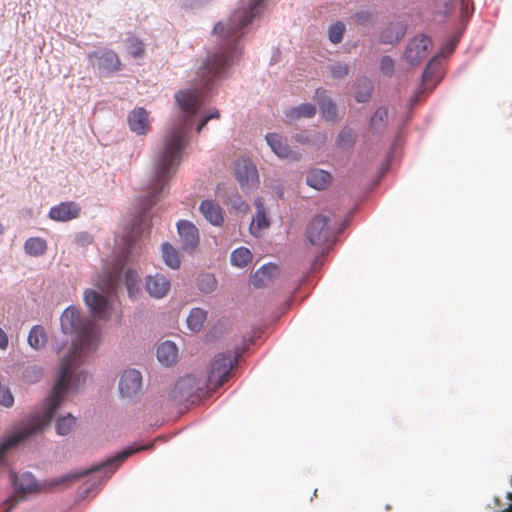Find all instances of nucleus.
<instances>
[{"mask_svg": "<svg viewBox=\"0 0 512 512\" xmlns=\"http://www.w3.org/2000/svg\"><path fill=\"white\" fill-rule=\"evenodd\" d=\"M61 326L65 332L75 333L76 337L68 354L61 360L59 375L52 392L46 399L41 412L32 414L23 427L0 442V464L5 454L28 437L41 432L47 427L55 412L65 400L71 389L77 387L82 372L75 373L85 358L94 352L100 343V330L91 319H82L77 309L69 307L61 316Z\"/></svg>", "mask_w": 512, "mask_h": 512, "instance_id": "f257e3e1", "label": "nucleus"}, {"mask_svg": "<svg viewBox=\"0 0 512 512\" xmlns=\"http://www.w3.org/2000/svg\"><path fill=\"white\" fill-rule=\"evenodd\" d=\"M175 100L183 113V119L164 138L155 162L153 191L145 198L142 213L160 199V193L181 161V153L187 144L186 135L194 124L196 114L205 103L202 92L198 89L180 90L176 93Z\"/></svg>", "mask_w": 512, "mask_h": 512, "instance_id": "f03ea898", "label": "nucleus"}, {"mask_svg": "<svg viewBox=\"0 0 512 512\" xmlns=\"http://www.w3.org/2000/svg\"><path fill=\"white\" fill-rule=\"evenodd\" d=\"M149 448L148 446H141L135 449L128 448L123 450L122 452L118 453L114 457L106 460L105 462H102L99 465L93 466L89 469L83 470L81 472H75V473H69L64 476H61L60 478L54 479L50 482V486H58L65 484L70 481H74L77 479H80L89 473L94 472H103L105 475L110 476L113 474L116 469L132 454H134L137 451L144 450Z\"/></svg>", "mask_w": 512, "mask_h": 512, "instance_id": "7ed1b4c3", "label": "nucleus"}, {"mask_svg": "<svg viewBox=\"0 0 512 512\" xmlns=\"http://www.w3.org/2000/svg\"><path fill=\"white\" fill-rule=\"evenodd\" d=\"M237 363V356L228 353H218L210 364L207 373L206 388L213 391L222 386L230 377L231 370Z\"/></svg>", "mask_w": 512, "mask_h": 512, "instance_id": "20e7f679", "label": "nucleus"}, {"mask_svg": "<svg viewBox=\"0 0 512 512\" xmlns=\"http://www.w3.org/2000/svg\"><path fill=\"white\" fill-rule=\"evenodd\" d=\"M206 384L194 375L182 377L170 392L172 400L178 404L185 402L195 403L207 393Z\"/></svg>", "mask_w": 512, "mask_h": 512, "instance_id": "39448f33", "label": "nucleus"}, {"mask_svg": "<svg viewBox=\"0 0 512 512\" xmlns=\"http://www.w3.org/2000/svg\"><path fill=\"white\" fill-rule=\"evenodd\" d=\"M329 222L330 217L322 214L311 220L306 229V236L312 245L323 246L331 242L332 230Z\"/></svg>", "mask_w": 512, "mask_h": 512, "instance_id": "423d86ee", "label": "nucleus"}, {"mask_svg": "<svg viewBox=\"0 0 512 512\" xmlns=\"http://www.w3.org/2000/svg\"><path fill=\"white\" fill-rule=\"evenodd\" d=\"M119 393L122 398L133 400L142 392V375L136 369L124 370L119 379Z\"/></svg>", "mask_w": 512, "mask_h": 512, "instance_id": "0eeeda50", "label": "nucleus"}, {"mask_svg": "<svg viewBox=\"0 0 512 512\" xmlns=\"http://www.w3.org/2000/svg\"><path fill=\"white\" fill-rule=\"evenodd\" d=\"M431 47L432 41L428 36H415L408 42L404 57L410 65H417L427 57Z\"/></svg>", "mask_w": 512, "mask_h": 512, "instance_id": "6e6552de", "label": "nucleus"}, {"mask_svg": "<svg viewBox=\"0 0 512 512\" xmlns=\"http://www.w3.org/2000/svg\"><path fill=\"white\" fill-rule=\"evenodd\" d=\"M83 296L85 304L88 306L94 317L102 320L110 318L111 306L105 296L92 289H86Z\"/></svg>", "mask_w": 512, "mask_h": 512, "instance_id": "1a4fd4ad", "label": "nucleus"}, {"mask_svg": "<svg viewBox=\"0 0 512 512\" xmlns=\"http://www.w3.org/2000/svg\"><path fill=\"white\" fill-rule=\"evenodd\" d=\"M177 230L182 248L186 251H194L200 240L198 228L191 221L180 220L177 223Z\"/></svg>", "mask_w": 512, "mask_h": 512, "instance_id": "9d476101", "label": "nucleus"}, {"mask_svg": "<svg viewBox=\"0 0 512 512\" xmlns=\"http://www.w3.org/2000/svg\"><path fill=\"white\" fill-rule=\"evenodd\" d=\"M122 268V260L115 264L111 269L105 268L102 274L99 275L95 285L106 294L112 293L118 287Z\"/></svg>", "mask_w": 512, "mask_h": 512, "instance_id": "9b49d317", "label": "nucleus"}, {"mask_svg": "<svg viewBox=\"0 0 512 512\" xmlns=\"http://www.w3.org/2000/svg\"><path fill=\"white\" fill-rule=\"evenodd\" d=\"M234 173L242 188H249L258 182V171L250 160L237 161Z\"/></svg>", "mask_w": 512, "mask_h": 512, "instance_id": "f8f14e48", "label": "nucleus"}, {"mask_svg": "<svg viewBox=\"0 0 512 512\" xmlns=\"http://www.w3.org/2000/svg\"><path fill=\"white\" fill-rule=\"evenodd\" d=\"M11 477L15 488V494L21 499H23L24 495L27 493L41 491V485L35 481L33 475L29 472L23 473L19 476L12 473Z\"/></svg>", "mask_w": 512, "mask_h": 512, "instance_id": "ddd939ff", "label": "nucleus"}, {"mask_svg": "<svg viewBox=\"0 0 512 512\" xmlns=\"http://www.w3.org/2000/svg\"><path fill=\"white\" fill-rule=\"evenodd\" d=\"M80 210V206L73 201L62 202L50 209L49 217L54 221L66 222L77 218Z\"/></svg>", "mask_w": 512, "mask_h": 512, "instance_id": "4468645a", "label": "nucleus"}, {"mask_svg": "<svg viewBox=\"0 0 512 512\" xmlns=\"http://www.w3.org/2000/svg\"><path fill=\"white\" fill-rule=\"evenodd\" d=\"M332 181V174L323 169L312 168L306 173V184L318 191H323L329 188Z\"/></svg>", "mask_w": 512, "mask_h": 512, "instance_id": "2eb2a0df", "label": "nucleus"}, {"mask_svg": "<svg viewBox=\"0 0 512 512\" xmlns=\"http://www.w3.org/2000/svg\"><path fill=\"white\" fill-rule=\"evenodd\" d=\"M171 284L162 274H155L146 278V290L151 297L163 298L170 290Z\"/></svg>", "mask_w": 512, "mask_h": 512, "instance_id": "dca6fc26", "label": "nucleus"}, {"mask_svg": "<svg viewBox=\"0 0 512 512\" xmlns=\"http://www.w3.org/2000/svg\"><path fill=\"white\" fill-rule=\"evenodd\" d=\"M128 123L130 129L138 135H145L150 129L148 113L141 107L134 109L129 114Z\"/></svg>", "mask_w": 512, "mask_h": 512, "instance_id": "f3484780", "label": "nucleus"}, {"mask_svg": "<svg viewBox=\"0 0 512 512\" xmlns=\"http://www.w3.org/2000/svg\"><path fill=\"white\" fill-rule=\"evenodd\" d=\"M205 219L214 226H221L224 222L223 211L220 205L213 200H204L199 207Z\"/></svg>", "mask_w": 512, "mask_h": 512, "instance_id": "a211bd4d", "label": "nucleus"}, {"mask_svg": "<svg viewBox=\"0 0 512 512\" xmlns=\"http://www.w3.org/2000/svg\"><path fill=\"white\" fill-rule=\"evenodd\" d=\"M279 273V268L275 264L263 265L252 276V284L256 288H262L274 281Z\"/></svg>", "mask_w": 512, "mask_h": 512, "instance_id": "6ab92c4d", "label": "nucleus"}, {"mask_svg": "<svg viewBox=\"0 0 512 512\" xmlns=\"http://www.w3.org/2000/svg\"><path fill=\"white\" fill-rule=\"evenodd\" d=\"M92 57L98 59V68L104 72L112 73L120 70L121 62L119 57L111 50L102 53H93L90 55V58Z\"/></svg>", "mask_w": 512, "mask_h": 512, "instance_id": "aec40b11", "label": "nucleus"}, {"mask_svg": "<svg viewBox=\"0 0 512 512\" xmlns=\"http://www.w3.org/2000/svg\"><path fill=\"white\" fill-rule=\"evenodd\" d=\"M266 140L273 152L279 157L289 158L294 156L293 151L282 136L276 133H270L266 135Z\"/></svg>", "mask_w": 512, "mask_h": 512, "instance_id": "412c9836", "label": "nucleus"}, {"mask_svg": "<svg viewBox=\"0 0 512 512\" xmlns=\"http://www.w3.org/2000/svg\"><path fill=\"white\" fill-rule=\"evenodd\" d=\"M158 360L166 366L174 364L178 359V348L172 341H165L157 348Z\"/></svg>", "mask_w": 512, "mask_h": 512, "instance_id": "4be33fe9", "label": "nucleus"}, {"mask_svg": "<svg viewBox=\"0 0 512 512\" xmlns=\"http://www.w3.org/2000/svg\"><path fill=\"white\" fill-rule=\"evenodd\" d=\"M406 32V26L402 22L390 23L381 33V42L385 44L397 43Z\"/></svg>", "mask_w": 512, "mask_h": 512, "instance_id": "5701e85b", "label": "nucleus"}, {"mask_svg": "<svg viewBox=\"0 0 512 512\" xmlns=\"http://www.w3.org/2000/svg\"><path fill=\"white\" fill-rule=\"evenodd\" d=\"M441 78V63L438 57L432 58L425 67L422 74V82L424 85L436 80L439 82Z\"/></svg>", "mask_w": 512, "mask_h": 512, "instance_id": "b1692460", "label": "nucleus"}, {"mask_svg": "<svg viewBox=\"0 0 512 512\" xmlns=\"http://www.w3.org/2000/svg\"><path fill=\"white\" fill-rule=\"evenodd\" d=\"M28 344L35 350L44 348L47 342L45 329L41 325H34L28 334Z\"/></svg>", "mask_w": 512, "mask_h": 512, "instance_id": "393cba45", "label": "nucleus"}, {"mask_svg": "<svg viewBox=\"0 0 512 512\" xmlns=\"http://www.w3.org/2000/svg\"><path fill=\"white\" fill-rule=\"evenodd\" d=\"M316 114V108L314 105L309 103L300 104L299 106L293 107L286 112V118L288 121L297 120L299 118H311Z\"/></svg>", "mask_w": 512, "mask_h": 512, "instance_id": "a878e982", "label": "nucleus"}, {"mask_svg": "<svg viewBox=\"0 0 512 512\" xmlns=\"http://www.w3.org/2000/svg\"><path fill=\"white\" fill-rule=\"evenodd\" d=\"M162 258L165 264L172 269H178L181 265L178 250L168 242L162 244Z\"/></svg>", "mask_w": 512, "mask_h": 512, "instance_id": "bb28decb", "label": "nucleus"}, {"mask_svg": "<svg viewBox=\"0 0 512 512\" xmlns=\"http://www.w3.org/2000/svg\"><path fill=\"white\" fill-rule=\"evenodd\" d=\"M24 250L30 256H41L47 250V243L43 238L31 237L25 241Z\"/></svg>", "mask_w": 512, "mask_h": 512, "instance_id": "cd10ccee", "label": "nucleus"}, {"mask_svg": "<svg viewBox=\"0 0 512 512\" xmlns=\"http://www.w3.org/2000/svg\"><path fill=\"white\" fill-rule=\"evenodd\" d=\"M206 318L207 313L205 310L201 308H193L187 317V325L191 331L198 332L202 329Z\"/></svg>", "mask_w": 512, "mask_h": 512, "instance_id": "c85d7f7f", "label": "nucleus"}, {"mask_svg": "<svg viewBox=\"0 0 512 512\" xmlns=\"http://www.w3.org/2000/svg\"><path fill=\"white\" fill-rule=\"evenodd\" d=\"M269 225V220L262 205H258V210L250 225V232L253 235L258 236L264 229H267Z\"/></svg>", "mask_w": 512, "mask_h": 512, "instance_id": "c756f323", "label": "nucleus"}, {"mask_svg": "<svg viewBox=\"0 0 512 512\" xmlns=\"http://www.w3.org/2000/svg\"><path fill=\"white\" fill-rule=\"evenodd\" d=\"M252 258L251 251L246 247L237 248L231 253V263L240 268L247 266Z\"/></svg>", "mask_w": 512, "mask_h": 512, "instance_id": "7c9ffc66", "label": "nucleus"}, {"mask_svg": "<svg viewBox=\"0 0 512 512\" xmlns=\"http://www.w3.org/2000/svg\"><path fill=\"white\" fill-rule=\"evenodd\" d=\"M323 93L324 92H320V91L316 92V94L318 96V103H319V108H320L321 114L327 120H333L336 117V107L331 102V100L329 98H326L325 96L320 98V96Z\"/></svg>", "mask_w": 512, "mask_h": 512, "instance_id": "2f4dec72", "label": "nucleus"}, {"mask_svg": "<svg viewBox=\"0 0 512 512\" xmlns=\"http://www.w3.org/2000/svg\"><path fill=\"white\" fill-rule=\"evenodd\" d=\"M388 118V111L384 107H379L370 119V128L379 131L385 127Z\"/></svg>", "mask_w": 512, "mask_h": 512, "instance_id": "473e14b6", "label": "nucleus"}, {"mask_svg": "<svg viewBox=\"0 0 512 512\" xmlns=\"http://www.w3.org/2000/svg\"><path fill=\"white\" fill-rule=\"evenodd\" d=\"M139 277L138 274L133 270H127L125 272V285L127 287L128 293L130 297H135L136 293L139 291Z\"/></svg>", "mask_w": 512, "mask_h": 512, "instance_id": "72a5a7b5", "label": "nucleus"}, {"mask_svg": "<svg viewBox=\"0 0 512 512\" xmlns=\"http://www.w3.org/2000/svg\"><path fill=\"white\" fill-rule=\"evenodd\" d=\"M74 425L75 418L71 414H68L57 421L56 431L59 435H66L72 430Z\"/></svg>", "mask_w": 512, "mask_h": 512, "instance_id": "f704fd0d", "label": "nucleus"}, {"mask_svg": "<svg viewBox=\"0 0 512 512\" xmlns=\"http://www.w3.org/2000/svg\"><path fill=\"white\" fill-rule=\"evenodd\" d=\"M344 31L345 25L342 22L331 25L328 31L329 40L334 44L340 43L343 39Z\"/></svg>", "mask_w": 512, "mask_h": 512, "instance_id": "c9c22d12", "label": "nucleus"}, {"mask_svg": "<svg viewBox=\"0 0 512 512\" xmlns=\"http://www.w3.org/2000/svg\"><path fill=\"white\" fill-rule=\"evenodd\" d=\"M198 286L205 293L212 292L216 287V279L211 274H204L199 278Z\"/></svg>", "mask_w": 512, "mask_h": 512, "instance_id": "e433bc0d", "label": "nucleus"}, {"mask_svg": "<svg viewBox=\"0 0 512 512\" xmlns=\"http://www.w3.org/2000/svg\"><path fill=\"white\" fill-rule=\"evenodd\" d=\"M349 72V67L344 63H335L330 66V73L334 78H343Z\"/></svg>", "mask_w": 512, "mask_h": 512, "instance_id": "4c0bfd02", "label": "nucleus"}, {"mask_svg": "<svg viewBox=\"0 0 512 512\" xmlns=\"http://www.w3.org/2000/svg\"><path fill=\"white\" fill-rule=\"evenodd\" d=\"M372 14L368 11H360L353 15V20L357 25H367L372 23Z\"/></svg>", "mask_w": 512, "mask_h": 512, "instance_id": "58836bf2", "label": "nucleus"}, {"mask_svg": "<svg viewBox=\"0 0 512 512\" xmlns=\"http://www.w3.org/2000/svg\"><path fill=\"white\" fill-rule=\"evenodd\" d=\"M381 71L386 75H391L394 69V61L389 56H384L380 63Z\"/></svg>", "mask_w": 512, "mask_h": 512, "instance_id": "ea45409f", "label": "nucleus"}, {"mask_svg": "<svg viewBox=\"0 0 512 512\" xmlns=\"http://www.w3.org/2000/svg\"><path fill=\"white\" fill-rule=\"evenodd\" d=\"M220 118V113H219V110L217 109H214L212 110L208 115L204 116L198 123L197 125V132L200 133L201 130L204 128V126L208 123V121H210L211 119H219Z\"/></svg>", "mask_w": 512, "mask_h": 512, "instance_id": "a19ab883", "label": "nucleus"}, {"mask_svg": "<svg viewBox=\"0 0 512 512\" xmlns=\"http://www.w3.org/2000/svg\"><path fill=\"white\" fill-rule=\"evenodd\" d=\"M130 53L134 57H139L144 53L143 43L137 39L131 41Z\"/></svg>", "mask_w": 512, "mask_h": 512, "instance_id": "79ce46f5", "label": "nucleus"}, {"mask_svg": "<svg viewBox=\"0 0 512 512\" xmlns=\"http://www.w3.org/2000/svg\"><path fill=\"white\" fill-rule=\"evenodd\" d=\"M8 344H9L8 335L2 328H0V349L1 350L7 349Z\"/></svg>", "mask_w": 512, "mask_h": 512, "instance_id": "37998d69", "label": "nucleus"}, {"mask_svg": "<svg viewBox=\"0 0 512 512\" xmlns=\"http://www.w3.org/2000/svg\"><path fill=\"white\" fill-rule=\"evenodd\" d=\"M348 143L350 144L352 142V135L349 132H341L338 138V143L342 145V143Z\"/></svg>", "mask_w": 512, "mask_h": 512, "instance_id": "c03bdc74", "label": "nucleus"}, {"mask_svg": "<svg viewBox=\"0 0 512 512\" xmlns=\"http://www.w3.org/2000/svg\"><path fill=\"white\" fill-rule=\"evenodd\" d=\"M369 96H370V90H369V88H368V89H367V91H366L364 94H362V93H357V95H356V100H357L358 102H365V101H367V99L369 98Z\"/></svg>", "mask_w": 512, "mask_h": 512, "instance_id": "a18cd8bd", "label": "nucleus"}, {"mask_svg": "<svg viewBox=\"0 0 512 512\" xmlns=\"http://www.w3.org/2000/svg\"><path fill=\"white\" fill-rule=\"evenodd\" d=\"M506 499L508 500V507L502 509L500 512H512V492L506 494Z\"/></svg>", "mask_w": 512, "mask_h": 512, "instance_id": "49530a36", "label": "nucleus"}, {"mask_svg": "<svg viewBox=\"0 0 512 512\" xmlns=\"http://www.w3.org/2000/svg\"><path fill=\"white\" fill-rule=\"evenodd\" d=\"M3 232H4V227H3V225L0 223V235H1V234H3Z\"/></svg>", "mask_w": 512, "mask_h": 512, "instance_id": "de8ad7c7", "label": "nucleus"}, {"mask_svg": "<svg viewBox=\"0 0 512 512\" xmlns=\"http://www.w3.org/2000/svg\"><path fill=\"white\" fill-rule=\"evenodd\" d=\"M462 1V10H464L466 8V3H465V0H461Z\"/></svg>", "mask_w": 512, "mask_h": 512, "instance_id": "09e8293b", "label": "nucleus"}, {"mask_svg": "<svg viewBox=\"0 0 512 512\" xmlns=\"http://www.w3.org/2000/svg\"><path fill=\"white\" fill-rule=\"evenodd\" d=\"M418 100V96H416L414 99H412V102H416Z\"/></svg>", "mask_w": 512, "mask_h": 512, "instance_id": "8fccbe9b", "label": "nucleus"}, {"mask_svg": "<svg viewBox=\"0 0 512 512\" xmlns=\"http://www.w3.org/2000/svg\"><path fill=\"white\" fill-rule=\"evenodd\" d=\"M133 233L136 235L135 227H132Z\"/></svg>", "mask_w": 512, "mask_h": 512, "instance_id": "3c124183", "label": "nucleus"}]
</instances>
